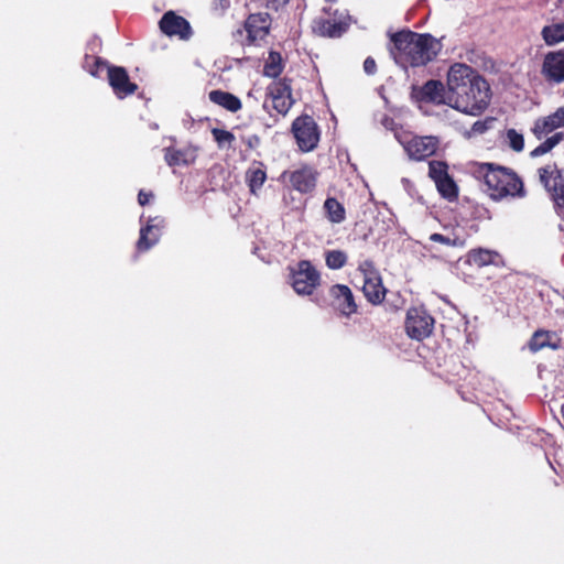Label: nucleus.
I'll use <instances>...</instances> for the list:
<instances>
[{
    "instance_id": "obj_35",
    "label": "nucleus",
    "mask_w": 564,
    "mask_h": 564,
    "mask_svg": "<svg viewBox=\"0 0 564 564\" xmlns=\"http://www.w3.org/2000/svg\"><path fill=\"white\" fill-rule=\"evenodd\" d=\"M509 147L516 151L521 152L524 149V138L516 129H508L506 132Z\"/></svg>"
},
{
    "instance_id": "obj_23",
    "label": "nucleus",
    "mask_w": 564,
    "mask_h": 564,
    "mask_svg": "<svg viewBox=\"0 0 564 564\" xmlns=\"http://www.w3.org/2000/svg\"><path fill=\"white\" fill-rule=\"evenodd\" d=\"M209 100L230 112H237L242 108L241 100L231 93L215 89L208 94Z\"/></svg>"
},
{
    "instance_id": "obj_45",
    "label": "nucleus",
    "mask_w": 564,
    "mask_h": 564,
    "mask_svg": "<svg viewBox=\"0 0 564 564\" xmlns=\"http://www.w3.org/2000/svg\"><path fill=\"white\" fill-rule=\"evenodd\" d=\"M486 129H487V126H486V122H484V121H477L473 124V131H475V132L482 133L486 131Z\"/></svg>"
},
{
    "instance_id": "obj_20",
    "label": "nucleus",
    "mask_w": 564,
    "mask_h": 564,
    "mask_svg": "<svg viewBox=\"0 0 564 564\" xmlns=\"http://www.w3.org/2000/svg\"><path fill=\"white\" fill-rule=\"evenodd\" d=\"M527 347L532 354H535L544 348L557 350L562 348V341L555 332L540 328L532 334L529 341L527 343Z\"/></svg>"
},
{
    "instance_id": "obj_43",
    "label": "nucleus",
    "mask_w": 564,
    "mask_h": 564,
    "mask_svg": "<svg viewBox=\"0 0 564 564\" xmlns=\"http://www.w3.org/2000/svg\"><path fill=\"white\" fill-rule=\"evenodd\" d=\"M230 7V0H214L213 10L219 13H224Z\"/></svg>"
},
{
    "instance_id": "obj_28",
    "label": "nucleus",
    "mask_w": 564,
    "mask_h": 564,
    "mask_svg": "<svg viewBox=\"0 0 564 564\" xmlns=\"http://www.w3.org/2000/svg\"><path fill=\"white\" fill-rule=\"evenodd\" d=\"M564 140V132H555L546 138L541 144L530 152L531 158H538L552 151L561 141Z\"/></svg>"
},
{
    "instance_id": "obj_2",
    "label": "nucleus",
    "mask_w": 564,
    "mask_h": 564,
    "mask_svg": "<svg viewBox=\"0 0 564 564\" xmlns=\"http://www.w3.org/2000/svg\"><path fill=\"white\" fill-rule=\"evenodd\" d=\"M390 55L402 68L425 66L441 52L442 43L430 33L401 30L390 35Z\"/></svg>"
},
{
    "instance_id": "obj_13",
    "label": "nucleus",
    "mask_w": 564,
    "mask_h": 564,
    "mask_svg": "<svg viewBox=\"0 0 564 564\" xmlns=\"http://www.w3.org/2000/svg\"><path fill=\"white\" fill-rule=\"evenodd\" d=\"M540 73L550 85L564 83V50L547 52L543 57Z\"/></svg>"
},
{
    "instance_id": "obj_12",
    "label": "nucleus",
    "mask_w": 564,
    "mask_h": 564,
    "mask_svg": "<svg viewBox=\"0 0 564 564\" xmlns=\"http://www.w3.org/2000/svg\"><path fill=\"white\" fill-rule=\"evenodd\" d=\"M327 305L340 316L350 317L358 311V304L351 289L346 284L336 283L328 289Z\"/></svg>"
},
{
    "instance_id": "obj_21",
    "label": "nucleus",
    "mask_w": 564,
    "mask_h": 564,
    "mask_svg": "<svg viewBox=\"0 0 564 564\" xmlns=\"http://www.w3.org/2000/svg\"><path fill=\"white\" fill-rule=\"evenodd\" d=\"M268 178L267 166L261 161H253L245 173V181L249 192L258 196Z\"/></svg>"
},
{
    "instance_id": "obj_3",
    "label": "nucleus",
    "mask_w": 564,
    "mask_h": 564,
    "mask_svg": "<svg viewBox=\"0 0 564 564\" xmlns=\"http://www.w3.org/2000/svg\"><path fill=\"white\" fill-rule=\"evenodd\" d=\"M473 175L484 183L485 193L494 202L521 199L527 196L522 177L510 167L496 163H476Z\"/></svg>"
},
{
    "instance_id": "obj_15",
    "label": "nucleus",
    "mask_w": 564,
    "mask_h": 564,
    "mask_svg": "<svg viewBox=\"0 0 564 564\" xmlns=\"http://www.w3.org/2000/svg\"><path fill=\"white\" fill-rule=\"evenodd\" d=\"M159 25L162 33L170 37L177 36L181 40H188L193 33L189 22L174 11L165 12Z\"/></svg>"
},
{
    "instance_id": "obj_38",
    "label": "nucleus",
    "mask_w": 564,
    "mask_h": 564,
    "mask_svg": "<svg viewBox=\"0 0 564 564\" xmlns=\"http://www.w3.org/2000/svg\"><path fill=\"white\" fill-rule=\"evenodd\" d=\"M358 271L362 273L364 279L380 275L379 271L375 268V264L371 260H364L362 262H360L358 265Z\"/></svg>"
},
{
    "instance_id": "obj_26",
    "label": "nucleus",
    "mask_w": 564,
    "mask_h": 564,
    "mask_svg": "<svg viewBox=\"0 0 564 564\" xmlns=\"http://www.w3.org/2000/svg\"><path fill=\"white\" fill-rule=\"evenodd\" d=\"M440 195L448 202H455L458 198L459 189L454 178L448 175L435 183Z\"/></svg>"
},
{
    "instance_id": "obj_4",
    "label": "nucleus",
    "mask_w": 564,
    "mask_h": 564,
    "mask_svg": "<svg viewBox=\"0 0 564 564\" xmlns=\"http://www.w3.org/2000/svg\"><path fill=\"white\" fill-rule=\"evenodd\" d=\"M323 12L327 15L326 18L321 17L313 21L314 34L327 39H338L349 30L352 19L347 10L324 7Z\"/></svg>"
},
{
    "instance_id": "obj_34",
    "label": "nucleus",
    "mask_w": 564,
    "mask_h": 564,
    "mask_svg": "<svg viewBox=\"0 0 564 564\" xmlns=\"http://www.w3.org/2000/svg\"><path fill=\"white\" fill-rule=\"evenodd\" d=\"M212 134L219 148H223L225 144L231 147L232 142L236 139L232 132L219 128L212 129Z\"/></svg>"
},
{
    "instance_id": "obj_44",
    "label": "nucleus",
    "mask_w": 564,
    "mask_h": 564,
    "mask_svg": "<svg viewBox=\"0 0 564 564\" xmlns=\"http://www.w3.org/2000/svg\"><path fill=\"white\" fill-rule=\"evenodd\" d=\"M152 197H153V194L151 192H145V191L141 189L138 194V203L141 206H144L150 202V199Z\"/></svg>"
},
{
    "instance_id": "obj_16",
    "label": "nucleus",
    "mask_w": 564,
    "mask_h": 564,
    "mask_svg": "<svg viewBox=\"0 0 564 564\" xmlns=\"http://www.w3.org/2000/svg\"><path fill=\"white\" fill-rule=\"evenodd\" d=\"M108 82L118 98L133 95L138 89V85L130 82L127 69L121 66L108 67Z\"/></svg>"
},
{
    "instance_id": "obj_18",
    "label": "nucleus",
    "mask_w": 564,
    "mask_h": 564,
    "mask_svg": "<svg viewBox=\"0 0 564 564\" xmlns=\"http://www.w3.org/2000/svg\"><path fill=\"white\" fill-rule=\"evenodd\" d=\"M270 25L271 19L268 13L250 14L243 24L248 43L253 44L258 40H263L269 34Z\"/></svg>"
},
{
    "instance_id": "obj_19",
    "label": "nucleus",
    "mask_w": 564,
    "mask_h": 564,
    "mask_svg": "<svg viewBox=\"0 0 564 564\" xmlns=\"http://www.w3.org/2000/svg\"><path fill=\"white\" fill-rule=\"evenodd\" d=\"M465 263L476 268H484L488 265L501 267L503 265V258L496 250L474 248L466 253Z\"/></svg>"
},
{
    "instance_id": "obj_6",
    "label": "nucleus",
    "mask_w": 564,
    "mask_h": 564,
    "mask_svg": "<svg viewBox=\"0 0 564 564\" xmlns=\"http://www.w3.org/2000/svg\"><path fill=\"white\" fill-rule=\"evenodd\" d=\"M321 284V273L308 260L291 269V285L299 295H312Z\"/></svg>"
},
{
    "instance_id": "obj_36",
    "label": "nucleus",
    "mask_w": 564,
    "mask_h": 564,
    "mask_svg": "<svg viewBox=\"0 0 564 564\" xmlns=\"http://www.w3.org/2000/svg\"><path fill=\"white\" fill-rule=\"evenodd\" d=\"M164 159L170 166H176L186 162L184 152L171 147L165 149Z\"/></svg>"
},
{
    "instance_id": "obj_40",
    "label": "nucleus",
    "mask_w": 564,
    "mask_h": 564,
    "mask_svg": "<svg viewBox=\"0 0 564 564\" xmlns=\"http://www.w3.org/2000/svg\"><path fill=\"white\" fill-rule=\"evenodd\" d=\"M242 142L245 143L248 150H254L260 145L261 139L258 134H250L243 137Z\"/></svg>"
},
{
    "instance_id": "obj_37",
    "label": "nucleus",
    "mask_w": 564,
    "mask_h": 564,
    "mask_svg": "<svg viewBox=\"0 0 564 564\" xmlns=\"http://www.w3.org/2000/svg\"><path fill=\"white\" fill-rule=\"evenodd\" d=\"M546 119L552 123L554 130L564 128V105L558 107L553 113L546 116Z\"/></svg>"
},
{
    "instance_id": "obj_14",
    "label": "nucleus",
    "mask_w": 564,
    "mask_h": 564,
    "mask_svg": "<svg viewBox=\"0 0 564 564\" xmlns=\"http://www.w3.org/2000/svg\"><path fill=\"white\" fill-rule=\"evenodd\" d=\"M286 175L293 189L301 194H310L316 187L319 173L313 166L304 164L289 174L284 172L283 176Z\"/></svg>"
},
{
    "instance_id": "obj_7",
    "label": "nucleus",
    "mask_w": 564,
    "mask_h": 564,
    "mask_svg": "<svg viewBox=\"0 0 564 564\" xmlns=\"http://www.w3.org/2000/svg\"><path fill=\"white\" fill-rule=\"evenodd\" d=\"M410 95L411 99L419 104L452 107L449 89H446L445 85L438 79H429L423 85H412Z\"/></svg>"
},
{
    "instance_id": "obj_30",
    "label": "nucleus",
    "mask_w": 564,
    "mask_h": 564,
    "mask_svg": "<svg viewBox=\"0 0 564 564\" xmlns=\"http://www.w3.org/2000/svg\"><path fill=\"white\" fill-rule=\"evenodd\" d=\"M430 241L442 243L448 247L463 248L466 245V240L454 232L452 235H443L434 232L430 236Z\"/></svg>"
},
{
    "instance_id": "obj_39",
    "label": "nucleus",
    "mask_w": 564,
    "mask_h": 564,
    "mask_svg": "<svg viewBox=\"0 0 564 564\" xmlns=\"http://www.w3.org/2000/svg\"><path fill=\"white\" fill-rule=\"evenodd\" d=\"M554 473L564 481V454L556 455L554 463H551Z\"/></svg>"
},
{
    "instance_id": "obj_41",
    "label": "nucleus",
    "mask_w": 564,
    "mask_h": 564,
    "mask_svg": "<svg viewBox=\"0 0 564 564\" xmlns=\"http://www.w3.org/2000/svg\"><path fill=\"white\" fill-rule=\"evenodd\" d=\"M289 1L290 0H263L265 8L273 11L283 8Z\"/></svg>"
},
{
    "instance_id": "obj_31",
    "label": "nucleus",
    "mask_w": 564,
    "mask_h": 564,
    "mask_svg": "<svg viewBox=\"0 0 564 564\" xmlns=\"http://www.w3.org/2000/svg\"><path fill=\"white\" fill-rule=\"evenodd\" d=\"M448 164L441 160H431L429 162V177L434 182H438L449 175Z\"/></svg>"
},
{
    "instance_id": "obj_9",
    "label": "nucleus",
    "mask_w": 564,
    "mask_h": 564,
    "mask_svg": "<svg viewBox=\"0 0 564 564\" xmlns=\"http://www.w3.org/2000/svg\"><path fill=\"white\" fill-rule=\"evenodd\" d=\"M434 317L423 307H410L405 317V332L415 340H423L430 337L434 329Z\"/></svg>"
},
{
    "instance_id": "obj_33",
    "label": "nucleus",
    "mask_w": 564,
    "mask_h": 564,
    "mask_svg": "<svg viewBox=\"0 0 564 564\" xmlns=\"http://www.w3.org/2000/svg\"><path fill=\"white\" fill-rule=\"evenodd\" d=\"M555 131L552 127V123L545 117H540L534 121L533 127L531 128V132L538 140H542L547 134Z\"/></svg>"
},
{
    "instance_id": "obj_29",
    "label": "nucleus",
    "mask_w": 564,
    "mask_h": 564,
    "mask_svg": "<svg viewBox=\"0 0 564 564\" xmlns=\"http://www.w3.org/2000/svg\"><path fill=\"white\" fill-rule=\"evenodd\" d=\"M107 62L101 57L86 54L83 62V68L87 70L91 76L99 77L101 72L107 68Z\"/></svg>"
},
{
    "instance_id": "obj_17",
    "label": "nucleus",
    "mask_w": 564,
    "mask_h": 564,
    "mask_svg": "<svg viewBox=\"0 0 564 564\" xmlns=\"http://www.w3.org/2000/svg\"><path fill=\"white\" fill-rule=\"evenodd\" d=\"M165 219L161 216L149 218L147 225L140 229V237L137 241V250L145 252L158 243Z\"/></svg>"
},
{
    "instance_id": "obj_46",
    "label": "nucleus",
    "mask_w": 564,
    "mask_h": 564,
    "mask_svg": "<svg viewBox=\"0 0 564 564\" xmlns=\"http://www.w3.org/2000/svg\"><path fill=\"white\" fill-rule=\"evenodd\" d=\"M337 0H325V2L327 3H333V2H336Z\"/></svg>"
},
{
    "instance_id": "obj_1",
    "label": "nucleus",
    "mask_w": 564,
    "mask_h": 564,
    "mask_svg": "<svg viewBox=\"0 0 564 564\" xmlns=\"http://www.w3.org/2000/svg\"><path fill=\"white\" fill-rule=\"evenodd\" d=\"M446 87L452 108L463 113L480 116L490 104V85L467 64L456 63L449 67Z\"/></svg>"
},
{
    "instance_id": "obj_8",
    "label": "nucleus",
    "mask_w": 564,
    "mask_h": 564,
    "mask_svg": "<svg viewBox=\"0 0 564 564\" xmlns=\"http://www.w3.org/2000/svg\"><path fill=\"white\" fill-rule=\"evenodd\" d=\"M291 131L302 152H311L317 148L321 132L312 116L302 115L295 118L292 122Z\"/></svg>"
},
{
    "instance_id": "obj_25",
    "label": "nucleus",
    "mask_w": 564,
    "mask_h": 564,
    "mask_svg": "<svg viewBox=\"0 0 564 564\" xmlns=\"http://www.w3.org/2000/svg\"><path fill=\"white\" fill-rule=\"evenodd\" d=\"M541 36L549 46L564 42V22L545 25L541 31Z\"/></svg>"
},
{
    "instance_id": "obj_42",
    "label": "nucleus",
    "mask_w": 564,
    "mask_h": 564,
    "mask_svg": "<svg viewBox=\"0 0 564 564\" xmlns=\"http://www.w3.org/2000/svg\"><path fill=\"white\" fill-rule=\"evenodd\" d=\"M364 70L368 75L376 74V72H377V63H376V61L371 56H368L365 59V62H364Z\"/></svg>"
},
{
    "instance_id": "obj_27",
    "label": "nucleus",
    "mask_w": 564,
    "mask_h": 564,
    "mask_svg": "<svg viewBox=\"0 0 564 564\" xmlns=\"http://www.w3.org/2000/svg\"><path fill=\"white\" fill-rule=\"evenodd\" d=\"M284 69L282 56L279 52L271 51L263 67V75L271 78H278Z\"/></svg>"
},
{
    "instance_id": "obj_32",
    "label": "nucleus",
    "mask_w": 564,
    "mask_h": 564,
    "mask_svg": "<svg viewBox=\"0 0 564 564\" xmlns=\"http://www.w3.org/2000/svg\"><path fill=\"white\" fill-rule=\"evenodd\" d=\"M347 253L343 250H329L325 253L326 265L332 270H339L347 263Z\"/></svg>"
},
{
    "instance_id": "obj_11",
    "label": "nucleus",
    "mask_w": 564,
    "mask_h": 564,
    "mask_svg": "<svg viewBox=\"0 0 564 564\" xmlns=\"http://www.w3.org/2000/svg\"><path fill=\"white\" fill-rule=\"evenodd\" d=\"M400 142L408 156L413 161L427 160L436 154L441 145V140L436 135H412Z\"/></svg>"
},
{
    "instance_id": "obj_5",
    "label": "nucleus",
    "mask_w": 564,
    "mask_h": 564,
    "mask_svg": "<svg viewBox=\"0 0 564 564\" xmlns=\"http://www.w3.org/2000/svg\"><path fill=\"white\" fill-rule=\"evenodd\" d=\"M295 100L292 96V79L289 77L279 78L272 82L265 91L263 109L270 113L273 109L278 115L284 117L288 115Z\"/></svg>"
},
{
    "instance_id": "obj_24",
    "label": "nucleus",
    "mask_w": 564,
    "mask_h": 564,
    "mask_svg": "<svg viewBox=\"0 0 564 564\" xmlns=\"http://www.w3.org/2000/svg\"><path fill=\"white\" fill-rule=\"evenodd\" d=\"M323 209L325 217L332 224H340L346 219V209L336 197H327L324 202Z\"/></svg>"
},
{
    "instance_id": "obj_22",
    "label": "nucleus",
    "mask_w": 564,
    "mask_h": 564,
    "mask_svg": "<svg viewBox=\"0 0 564 564\" xmlns=\"http://www.w3.org/2000/svg\"><path fill=\"white\" fill-rule=\"evenodd\" d=\"M362 293L366 300L372 305H380L387 294L381 275L364 279Z\"/></svg>"
},
{
    "instance_id": "obj_10",
    "label": "nucleus",
    "mask_w": 564,
    "mask_h": 564,
    "mask_svg": "<svg viewBox=\"0 0 564 564\" xmlns=\"http://www.w3.org/2000/svg\"><path fill=\"white\" fill-rule=\"evenodd\" d=\"M540 182L550 193L557 209H564V174L556 163H549L538 170Z\"/></svg>"
}]
</instances>
